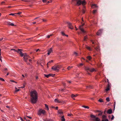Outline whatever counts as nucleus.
I'll list each match as a JSON object with an SVG mask.
<instances>
[{
	"instance_id": "obj_59",
	"label": "nucleus",
	"mask_w": 121,
	"mask_h": 121,
	"mask_svg": "<svg viewBox=\"0 0 121 121\" xmlns=\"http://www.w3.org/2000/svg\"><path fill=\"white\" fill-rule=\"evenodd\" d=\"M27 117L29 118L30 119H31L32 118V117H30L29 116H26Z\"/></svg>"
},
{
	"instance_id": "obj_58",
	"label": "nucleus",
	"mask_w": 121,
	"mask_h": 121,
	"mask_svg": "<svg viewBox=\"0 0 121 121\" xmlns=\"http://www.w3.org/2000/svg\"><path fill=\"white\" fill-rule=\"evenodd\" d=\"M20 119L22 121H24L22 118L21 117H20Z\"/></svg>"
},
{
	"instance_id": "obj_40",
	"label": "nucleus",
	"mask_w": 121,
	"mask_h": 121,
	"mask_svg": "<svg viewBox=\"0 0 121 121\" xmlns=\"http://www.w3.org/2000/svg\"><path fill=\"white\" fill-rule=\"evenodd\" d=\"M103 113V112H100L99 114H98V115L99 116H100V115H101Z\"/></svg>"
},
{
	"instance_id": "obj_60",
	"label": "nucleus",
	"mask_w": 121,
	"mask_h": 121,
	"mask_svg": "<svg viewBox=\"0 0 121 121\" xmlns=\"http://www.w3.org/2000/svg\"><path fill=\"white\" fill-rule=\"evenodd\" d=\"M39 51V49H37L36 50V52H37L38 51Z\"/></svg>"
},
{
	"instance_id": "obj_35",
	"label": "nucleus",
	"mask_w": 121,
	"mask_h": 121,
	"mask_svg": "<svg viewBox=\"0 0 121 121\" xmlns=\"http://www.w3.org/2000/svg\"><path fill=\"white\" fill-rule=\"evenodd\" d=\"M61 33L62 35L63 36H65V34L63 32H61Z\"/></svg>"
},
{
	"instance_id": "obj_36",
	"label": "nucleus",
	"mask_w": 121,
	"mask_h": 121,
	"mask_svg": "<svg viewBox=\"0 0 121 121\" xmlns=\"http://www.w3.org/2000/svg\"><path fill=\"white\" fill-rule=\"evenodd\" d=\"M102 121H108L107 119H102Z\"/></svg>"
},
{
	"instance_id": "obj_13",
	"label": "nucleus",
	"mask_w": 121,
	"mask_h": 121,
	"mask_svg": "<svg viewBox=\"0 0 121 121\" xmlns=\"http://www.w3.org/2000/svg\"><path fill=\"white\" fill-rule=\"evenodd\" d=\"M78 95L77 94H76L75 95H74L73 94H72L71 95V97L74 100H75L74 98H73L74 97H76Z\"/></svg>"
},
{
	"instance_id": "obj_28",
	"label": "nucleus",
	"mask_w": 121,
	"mask_h": 121,
	"mask_svg": "<svg viewBox=\"0 0 121 121\" xmlns=\"http://www.w3.org/2000/svg\"><path fill=\"white\" fill-rule=\"evenodd\" d=\"M86 87L87 88H88L89 89H91V88H92V86H86Z\"/></svg>"
},
{
	"instance_id": "obj_29",
	"label": "nucleus",
	"mask_w": 121,
	"mask_h": 121,
	"mask_svg": "<svg viewBox=\"0 0 121 121\" xmlns=\"http://www.w3.org/2000/svg\"><path fill=\"white\" fill-rule=\"evenodd\" d=\"M73 67V66H69L67 68V69L68 70H69L70 69H71Z\"/></svg>"
},
{
	"instance_id": "obj_57",
	"label": "nucleus",
	"mask_w": 121,
	"mask_h": 121,
	"mask_svg": "<svg viewBox=\"0 0 121 121\" xmlns=\"http://www.w3.org/2000/svg\"><path fill=\"white\" fill-rule=\"evenodd\" d=\"M50 36L49 35H48L47 36V38H50Z\"/></svg>"
},
{
	"instance_id": "obj_62",
	"label": "nucleus",
	"mask_w": 121,
	"mask_h": 121,
	"mask_svg": "<svg viewBox=\"0 0 121 121\" xmlns=\"http://www.w3.org/2000/svg\"><path fill=\"white\" fill-rule=\"evenodd\" d=\"M21 0L22 1H24V2H26L27 1L25 0Z\"/></svg>"
},
{
	"instance_id": "obj_41",
	"label": "nucleus",
	"mask_w": 121,
	"mask_h": 121,
	"mask_svg": "<svg viewBox=\"0 0 121 121\" xmlns=\"http://www.w3.org/2000/svg\"><path fill=\"white\" fill-rule=\"evenodd\" d=\"M0 80L2 81H4V80L3 78H0Z\"/></svg>"
},
{
	"instance_id": "obj_23",
	"label": "nucleus",
	"mask_w": 121,
	"mask_h": 121,
	"mask_svg": "<svg viewBox=\"0 0 121 121\" xmlns=\"http://www.w3.org/2000/svg\"><path fill=\"white\" fill-rule=\"evenodd\" d=\"M1 49H0V60L1 62H2V57L1 56Z\"/></svg>"
},
{
	"instance_id": "obj_21",
	"label": "nucleus",
	"mask_w": 121,
	"mask_h": 121,
	"mask_svg": "<svg viewBox=\"0 0 121 121\" xmlns=\"http://www.w3.org/2000/svg\"><path fill=\"white\" fill-rule=\"evenodd\" d=\"M95 49L97 51H99L100 50L99 48V46H97L96 48H95Z\"/></svg>"
},
{
	"instance_id": "obj_47",
	"label": "nucleus",
	"mask_w": 121,
	"mask_h": 121,
	"mask_svg": "<svg viewBox=\"0 0 121 121\" xmlns=\"http://www.w3.org/2000/svg\"><path fill=\"white\" fill-rule=\"evenodd\" d=\"M16 13H11L10 14H9V15H14V14H16Z\"/></svg>"
},
{
	"instance_id": "obj_10",
	"label": "nucleus",
	"mask_w": 121,
	"mask_h": 121,
	"mask_svg": "<svg viewBox=\"0 0 121 121\" xmlns=\"http://www.w3.org/2000/svg\"><path fill=\"white\" fill-rule=\"evenodd\" d=\"M58 115L60 117L63 114V113L62 110L61 109H60L58 111Z\"/></svg>"
},
{
	"instance_id": "obj_64",
	"label": "nucleus",
	"mask_w": 121,
	"mask_h": 121,
	"mask_svg": "<svg viewBox=\"0 0 121 121\" xmlns=\"http://www.w3.org/2000/svg\"><path fill=\"white\" fill-rule=\"evenodd\" d=\"M67 82H69V83H71V82L70 81H67Z\"/></svg>"
},
{
	"instance_id": "obj_20",
	"label": "nucleus",
	"mask_w": 121,
	"mask_h": 121,
	"mask_svg": "<svg viewBox=\"0 0 121 121\" xmlns=\"http://www.w3.org/2000/svg\"><path fill=\"white\" fill-rule=\"evenodd\" d=\"M97 6L96 4H93L91 6V7L93 8H95L97 7Z\"/></svg>"
},
{
	"instance_id": "obj_11",
	"label": "nucleus",
	"mask_w": 121,
	"mask_h": 121,
	"mask_svg": "<svg viewBox=\"0 0 121 121\" xmlns=\"http://www.w3.org/2000/svg\"><path fill=\"white\" fill-rule=\"evenodd\" d=\"M48 55H50V53L53 52L52 48H51L48 50Z\"/></svg>"
},
{
	"instance_id": "obj_45",
	"label": "nucleus",
	"mask_w": 121,
	"mask_h": 121,
	"mask_svg": "<svg viewBox=\"0 0 121 121\" xmlns=\"http://www.w3.org/2000/svg\"><path fill=\"white\" fill-rule=\"evenodd\" d=\"M85 12V10L84 9H83L82 10V12L83 13H84Z\"/></svg>"
},
{
	"instance_id": "obj_9",
	"label": "nucleus",
	"mask_w": 121,
	"mask_h": 121,
	"mask_svg": "<svg viewBox=\"0 0 121 121\" xmlns=\"http://www.w3.org/2000/svg\"><path fill=\"white\" fill-rule=\"evenodd\" d=\"M69 28L71 29H73V27L72 26V24L69 22H66Z\"/></svg>"
},
{
	"instance_id": "obj_43",
	"label": "nucleus",
	"mask_w": 121,
	"mask_h": 121,
	"mask_svg": "<svg viewBox=\"0 0 121 121\" xmlns=\"http://www.w3.org/2000/svg\"><path fill=\"white\" fill-rule=\"evenodd\" d=\"M10 81H11V82H14L15 83H17V82L15 81H14L13 80H10Z\"/></svg>"
},
{
	"instance_id": "obj_22",
	"label": "nucleus",
	"mask_w": 121,
	"mask_h": 121,
	"mask_svg": "<svg viewBox=\"0 0 121 121\" xmlns=\"http://www.w3.org/2000/svg\"><path fill=\"white\" fill-rule=\"evenodd\" d=\"M86 58L89 60H90L91 59V57L90 56H88L86 57Z\"/></svg>"
},
{
	"instance_id": "obj_37",
	"label": "nucleus",
	"mask_w": 121,
	"mask_h": 121,
	"mask_svg": "<svg viewBox=\"0 0 121 121\" xmlns=\"http://www.w3.org/2000/svg\"><path fill=\"white\" fill-rule=\"evenodd\" d=\"M53 60H51L50 61H49L48 63H47V65L48 64H49V63H52L53 62Z\"/></svg>"
},
{
	"instance_id": "obj_3",
	"label": "nucleus",
	"mask_w": 121,
	"mask_h": 121,
	"mask_svg": "<svg viewBox=\"0 0 121 121\" xmlns=\"http://www.w3.org/2000/svg\"><path fill=\"white\" fill-rule=\"evenodd\" d=\"M77 2L76 5L78 6H79L81 4L82 5H84L85 4V0H83L82 1L81 0H75Z\"/></svg>"
},
{
	"instance_id": "obj_31",
	"label": "nucleus",
	"mask_w": 121,
	"mask_h": 121,
	"mask_svg": "<svg viewBox=\"0 0 121 121\" xmlns=\"http://www.w3.org/2000/svg\"><path fill=\"white\" fill-rule=\"evenodd\" d=\"M109 89H110V88H109V87H107V88H106L105 89V91H108L109 90Z\"/></svg>"
},
{
	"instance_id": "obj_56",
	"label": "nucleus",
	"mask_w": 121,
	"mask_h": 121,
	"mask_svg": "<svg viewBox=\"0 0 121 121\" xmlns=\"http://www.w3.org/2000/svg\"><path fill=\"white\" fill-rule=\"evenodd\" d=\"M107 87H109V88H110V85H109V83H108V86H107Z\"/></svg>"
},
{
	"instance_id": "obj_39",
	"label": "nucleus",
	"mask_w": 121,
	"mask_h": 121,
	"mask_svg": "<svg viewBox=\"0 0 121 121\" xmlns=\"http://www.w3.org/2000/svg\"><path fill=\"white\" fill-rule=\"evenodd\" d=\"M73 53L76 56H78V54L75 52H74Z\"/></svg>"
},
{
	"instance_id": "obj_51",
	"label": "nucleus",
	"mask_w": 121,
	"mask_h": 121,
	"mask_svg": "<svg viewBox=\"0 0 121 121\" xmlns=\"http://www.w3.org/2000/svg\"><path fill=\"white\" fill-rule=\"evenodd\" d=\"M3 38H1L0 39V42L2 41L3 39Z\"/></svg>"
},
{
	"instance_id": "obj_32",
	"label": "nucleus",
	"mask_w": 121,
	"mask_h": 121,
	"mask_svg": "<svg viewBox=\"0 0 121 121\" xmlns=\"http://www.w3.org/2000/svg\"><path fill=\"white\" fill-rule=\"evenodd\" d=\"M11 22H7V24L8 25H10V24H11Z\"/></svg>"
},
{
	"instance_id": "obj_54",
	"label": "nucleus",
	"mask_w": 121,
	"mask_h": 121,
	"mask_svg": "<svg viewBox=\"0 0 121 121\" xmlns=\"http://www.w3.org/2000/svg\"><path fill=\"white\" fill-rule=\"evenodd\" d=\"M83 65V64L82 63L80 64L78 66H80L82 65Z\"/></svg>"
},
{
	"instance_id": "obj_25",
	"label": "nucleus",
	"mask_w": 121,
	"mask_h": 121,
	"mask_svg": "<svg viewBox=\"0 0 121 121\" xmlns=\"http://www.w3.org/2000/svg\"><path fill=\"white\" fill-rule=\"evenodd\" d=\"M15 92H18V91H19L20 90V89H17V88L15 87Z\"/></svg>"
},
{
	"instance_id": "obj_8",
	"label": "nucleus",
	"mask_w": 121,
	"mask_h": 121,
	"mask_svg": "<svg viewBox=\"0 0 121 121\" xmlns=\"http://www.w3.org/2000/svg\"><path fill=\"white\" fill-rule=\"evenodd\" d=\"M81 23L82 24V25L79 26V28L83 33H85L86 32V31L84 30V29L82 27V26L84 25V23H83L82 22Z\"/></svg>"
},
{
	"instance_id": "obj_34",
	"label": "nucleus",
	"mask_w": 121,
	"mask_h": 121,
	"mask_svg": "<svg viewBox=\"0 0 121 121\" xmlns=\"http://www.w3.org/2000/svg\"><path fill=\"white\" fill-rule=\"evenodd\" d=\"M98 101L100 102H103V100L101 99H99L98 100Z\"/></svg>"
},
{
	"instance_id": "obj_27",
	"label": "nucleus",
	"mask_w": 121,
	"mask_h": 121,
	"mask_svg": "<svg viewBox=\"0 0 121 121\" xmlns=\"http://www.w3.org/2000/svg\"><path fill=\"white\" fill-rule=\"evenodd\" d=\"M87 39V36H84V41H86V39Z\"/></svg>"
},
{
	"instance_id": "obj_6",
	"label": "nucleus",
	"mask_w": 121,
	"mask_h": 121,
	"mask_svg": "<svg viewBox=\"0 0 121 121\" xmlns=\"http://www.w3.org/2000/svg\"><path fill=\"white\" fill-rule=\"evenodd\" d=\"M46 111L44 110L40 109L38 111V114L39 116L41 115L42 114L44 115L46 113Z\"/></svg>"
},
{
	"instance_id": "obj_33",
	"label": "nucleus",
	"mask_w": 121,
	"mask_h": 121,
	"mask_svg": "<svg viewBox=\"0 0 121 121\" xmlns=\"http://www.w3.org/2000/svg\"><path fill=\"white\" fill-rule=\"evenodd\" d=\"M106 100L108 102H109L110 101L109 98V97H108L106 98Z\"/></svg>"
},
{
	"instance_id": "obj_52",
	"label": "nucleus",
	"mask_w": 121,
	"mask_h": 121,
	"mask_svg": "<svg viewBox=\"0 0 121 121\" xmlns=\"http://www.w3.org/2000/svg\"><path fill=\"white\" fill-rule=\"evenodd\" d=\"M29 61L30 63H31L32 62V60L31 59H29Z\"/></svg>"
},
{
	"instance_id": "obj_2",
	"label": "nucleus",
	"mask_w": 121,
	"mask_h": 121,
	"mask_svg": "<svg viewBox=\"0 0 121 121\" xmlns=\"http://www.w3.org/2000/svg\"><path fill=\"white\" fill-rule=\"evenodd\" d=\"M90 117L91 121H100V119L99 118L96 117L95 116L93 115H91Z\"/></svg>"
},
{
	"instance_id": "obj_5",
	"label": "nucleus",
	"mask_w": 121,
	"mask_h": 121,
	"mask_svg": "<svg viewBox=\"0 0 121 121\" xmlns=\"http://www.w3.org/2000/svg\"><path fill=\"white\" fill-rule=\"evenodd\" d=\"M59 69V67L58 65H55L52 67V69L54 71L56 72L58 71Z\"/></svg>"
},
{
	"instance_id": "obj_24",
	"label": "nucleus",
	"mask_w": 121,
	"mask_h": 121,
	"mask_svg": "<svg viewBox=\"0 0 121 121\" xmlns=\"http://www.w3.org/2000/svg\"><path fill=\"white\" fill-rule=\"evenodd\" d=\"M86 48L87 49L90 51H91V50L90 48L88 46H87L86 45Z\"/></svg>"
},
{
	"instance_id": "obj_44",
	"label": "nucleus",
	"mask_w": 121,
	"mask_h": 121,
	"mask_svg": "<svg viewBox=\"0 0 121 121\" xmlns=\"http://www.w3.org/2000/svg\"><path fill=\"white\" fill-rule=\"evenodd\" d=\"M72 115V114L68 113V116H71Z\"/></svg>"
},
{
	"instance_id": "obj_19",
	"label": "nucleus",
	"mask_w": 121,
	"mask_h": 121,
	"mask_svg": "<svg viewBox=\"0 0 121 121\" xmlns=\"http://www.w3.org/2000/svg\"><path fill=\"white\" fill-rule=\"evenodd\" d=\"M61 120L62 121H65V119L64 118V116H62L61 118Z\"/></svg>"
},
{
	"instance_id": "obj_50",
	"label": "nucleus",
	"mask_w": 121,
	"mask_h": 121,
	"mask_svg": "<svg viewBox=\"0 0 121 121\" xmlns=\"http://www.w3.org/2000/svg\"><path fill=\"white\" fill-rule=\"evenodd\" d=\"M112 117L111 119V120H113L114 119V116L113 115H112Z\"/></svg>"
},
{
	"instance_id": "obj_63",
	"label": "nucleus",
	"mask_w": 121,
	"mask_h": 121,
	"mask_svg": "<svg viewBox=\"0 0 121 121\" xmlns=\"http://www.w3.org/2000/svg\"><path fill=\"white\" fill-rule=\"evenodd\" d=\"M6 107L7 108H9V107L8 106H6Z\"/></svg>"
},
{
	"instance_id": "obj_1",
	"label": "nucleus",
	"mask_w": 121,
	"mask_h": 121,
	"mask_svg": "<svg viewBox=\"0 0 121 121\" xmlns=\"http://www.w3.org/2000/svg\"><path fill=\"white\" fill-rule=\"evenodd\" d=\"M31 96L30 101L32 104H35L38 99V93L36 91L34 90L31 91L30 93Z\"/></svg>"
},
{
	"instance_id": "obj_38",
	"label": "nucleus",
	"mask_w": 121,
	"mask_h": 121,
	"mask_svg": "<svg viewBox=\"0 0 121 121\" xmlns=\"http://www.w3.org/2000/svg\"><path fill=\"white\" fill-rule=\"evenodd\" d=\"M97 10H94L93 11V14H94L97 12Z\"/></svg>"
},
{
	"instance_id": "obj_30",
	"label": "nucleus",
	"mask_w": 121,
	"mask_h": 121,
	"mask_svg": "<svg viewBox=\"0 0 121 121\" xmlns=\"http://www.w3.org/2000/svg\"><path fill=\"white\" fill-rule=\"evenodd\" d=\"M82 107H84V108H87L88 109H89V107L87 106H82Z\"/></svg>"
},
{
	"instance_id": "obj_14",
	"label": "nucleus",
	"mask_w": 121,
	"mask_h": 121,
	"mask_svg": "<svg viewBox=\"0 0 121 121\" xmlns=\"http://www.w3.org/2000/svg\"><path fill=\"white\" fill-rule=\"evenodd\" d=\"M112 112V110L111 109H109L107 112V113L109 114H111Z\"/></svg>"
},
{
	"instance_id": "obj_61",
	"label": "nucleus",
	"mask_w": 121,
	"mask_h": 121,
	"mask_svg": "<svg viewBox=\"0 0 121 121\" xmlns=\"http://www.w3.org/2000/svg\"><path fill=\"white\" fill-rule=\"evenodd\" d=\"M55 108H56V109L57 110L58 109V108L57 107H55Z\"/></svg>"
},
{
	"instance_id": "obj_26",
	"label": "nucleus",
	"mask_w": 121,
	"mask_h": 121,
	"mask_svg": "<svg viewBox=\"0 0 121 121\" xmlns=\"http://www.w3.org/2000/svg\"><path fill=\"white\" fill-rule=\"evenodd\" d=\"M45 107L46 108H47V110H49V108H48V105L46 104H45Z\"/></svg>"
},
{
	"instance_id": "obj_46",
	"label": "nucleus",
	"mask_w": 121,
	"mask_h": 121,
	"mask_svg": "<svg viewBox=\"0 0 121 121\" xmlns=\"http://www.w3.org/2000/svg\"><path fill=\"white\" fill-rule=\"evenodd\" d=\"M106 116L105 115H104L102 116V118L103 119H104L106 118Z\"/></svg>"
},
{
	"instance_id": "obj_4",
	"label": "nucleus",
	"mask_w": 121,
	"mask_h": 121,
	"mask_svg": "<svg viewBox=\"0 0 121 121\" xmlns=\"http://www.w3.org/2000/svg\"><path fill=\"white\" fill-rule=\"evenodd\" d=\"M10 50H13L14 52H16L19 53L21 56L22 57L23 56V55L22 52V49H18V50H17L15 49H11Z\"/></svg>"
},
{
	"instance_id": "obj_15",
	"label": "nucleus",
	"mask_w": 121,
	"mask_h": 121,
	"mask_svg": "<svg viewBox=\"0 0 121 121\" xmlns=\"http://www.w3.org/2000/svg\"><path fill=\"white\" fill-rule=\"evenodd\" d=\"M85 70L87 72H88V70L90 71V68H89V67H85Z\"/></svg>"
},
{
	"instance_id": "obj_55",
	"label": "nucleus",
	"mask_w": 121,
	"mask_h": 121,
	"mask_svg": "<svg viewBox=\"0 0 121 121\" xmlns=\"http://www.w3.org/2000/svg\"><path fill=\"white\" fill-rule=\"evenodd\" d=\"M59 91H64V89H60H60L59 90Z\"/></svg>"
},
{
	"instance_id": "obj_42",
	"label": "nucleus",
	"mask_w": 121,
	"mask_h": 121,
	"mask_svg": "<svg viewBox=\"0 0 121 121\" xmlns=\"http://www.w3.org/2000/svg\"><path fill=\"white\" fill-rule=\"evenodd\" d=\"M42 20H43V22H46V21H47V20L46 19H43Z\"/></svg>"
},
{
	"instance_id": "obj_12",
	"label": "nucleus",
	"mask_w": 121,
	"mask_h": 121,
	"mask_svg": "<svg viewBox=\"0 0 121 121\" xmlns=\"http://www.w3.org/2000/svg\"><path fill=\"white\" fill-rule=\"evenodd\" d=\"M102 30H100L98 31L97 33V35H100L102 33Z\"/></svg>"
},
{
	"instance_id": "obj_17",
	"label": "nucleus",
	"mask_w": 121,
	"mask_h": 121,
	"mask_svg": "<svg viewBox=\"0 0 121 121\" xmlns=\"http://www.w3.org/2000/svg\"><path fill=\"white\" fill-rule=\"evenodd\" d=\"M55 102L56 103H60V101L58 99H56L54 100Z\"/></svg>"
},
{
	"instance_id": "obj_49",
	"label": "nucleus",
	"mask_w": 121,
	"mask_h": 121,
	"mask_svg": "<svg viewBox=\"0 0 121 121\" xmlns=\"http://www.w3.org/2000/svg\"><path fill=\"white\" fill-rule=\"evenodd\" d=\"M10 26H15V25L13 23H11V24H10Z\"/></svg>"
},
{
	"instance_id": "obj_16",
	"label": "nucleus",
	"mask_w": 121,
	"mask_h": 121,
	"mask_svg": "<svg viewBox=\"0 0 121 121\" xmlns=\"http://www.w3.org/2000/svg\"><path fill=\"white\" fill-rule=\"evenodd\" d=\"M96 71L95 70L94 68H92L90 69V71L91 72H93L94 71Z\"/></svg>"
},
{
	"instance_id": "obj_53",
	"label": "nucleus",
	"mask_w": 121,
	"mask_h": 121,
	"mask_svg": "<svg viewBox=\"0 0 121 121\" xmlns=\"http://www.w3.org/2000/svg\"><path fill=\"white\" fill-rule=\"evenodd\" d=\"M43 1L44 3H45L47 1V0H42Z\"/></svg>"
},
{
	"instance_id": "obj_48",
	"label": "nucleus",
	"mask_w": 121,
	"mask_h": 121,
	"mask_svg": "<svg viewBox=\"0 0 121 121\" xmlns=\"http://www.w3.org/2000/svg\"><path fill=\"white\" fill-rule=\"evenodd\" d=\"M21 13H22V12H19L18 13H16V14H18V15H20L21 14Z\"/></svg>"
},
{
	"instance_id": "obj_7",
	"label": "nucleus",
	"mask_w": 121,
	"mask_h": 121,
	"mask_svg": "<svg viewBox=\"0 0 121 121\" xmlns=\"http://www.w3.org/2000/svg\"><path fill=\"white\" fill-rule=\"evenodd\" d=\"M24 60L26 62H27V59L30 57V56L26 53L23 54Z\"/></svg>"
},
{
	"instance_id": "obj_18",
	"label": "nucleus",
	"mask_w": 121,
	"mask_h": 121,
	"mask_svg": "<svg viewBox=\"0 0 121 121\" xmlns=\"http://www.w3.org/2000/svg\"><path fill=\"white\" fill-rule=\"evenodd\" d=\"M52 74H44V75L47 78H48L49 77L51 76H52Z\"/></svg>"
}]
</instances>
